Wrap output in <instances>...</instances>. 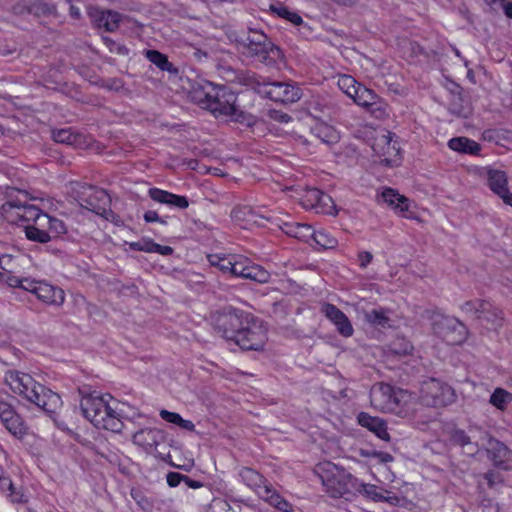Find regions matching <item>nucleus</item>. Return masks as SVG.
Returning <instances> with one entry per match:
<instances>
[{
    "label": "nucleus",
    "instance_id": "f257e3e1",
    "mask_svg": "<svg viewBox=\"0 0 512 512\" xmlns=\"http://www.w3.org/2000/svg\"><path fill=\"white\" fill-rule=\"evenodd\" d=\"M4 380L14 394L35 404L48 414L56 413L62 406L61 397L57 393L36 382L27 373L11 370L6 372Z\"/></svg>",
    "mask_w": 512,
    "mask_h": 512
},
{
    "label": "nucleus",
    "instance_id": "f03ea898",
    "mask_svg": "<svg viewBox=\"0 0 512 512\" xmlns=\"http://www.w3.org/2000/svg\"><path fill=\"white\" fill-rule=\"evenodd\" d=\"M117 406V401L110 394H88L83 396L80 402L82 413L86 419L95 427L114 433L121 432L124 426Z\"/></svg>",
    "mask_w": 512,
    "mask_h": 512
},
{
    "label": "nucleus",
    "instance_id": "7ed1b4c3",
    "mask_svg": "<svg viewBox=\"0 0 512 512\" xmlns=\"http://www.w3.org/2000/svg\"><path fill=\"white\" fill-rule=\"evenodd\" d=\"M194 99L201 107L209 110L216 117L241 121L242 112L236 105V95L224 88L211 87L210 91H195Z\"/></svg>",
    "mask_w": 512,
    "mask_h": 512
},
{
    "label": "nucleus",
    "instance_id": "20e7f679",
    "mask_svg": "<svg viewBox=\"0 0 512 512\" xmlns=\"http://www.w3.org/2000/svg\"><path fill=\"white\" fill-rule=\"evenodd\" d=\"M237 49L243 55L252 57L261 63L271 64L281 57V50L259 30L249 29L247 33L235 39Z\"/></svg>",
    "mask_w": 512,
    "mask_h": 512
},
{
    "label": "nucleus",
    "instance_id": "39448f33",
    "mask_svg": "<svg viewBox=\"0 0 512 512\" xmlns=\"http://www.w3.org/2000/svg\"><path fill=\"white\" fill-rule=\"evenodd\" d=\"M239 476L246 486L255 491V493L260 498L269 503L271 506L282 512L292 511V505L287 500H285L256 470L243 467L239 471Z\"/></svg>",
    "mask_w": 512,
    "mask_h": 512
},
{
    "label": "nucleus",
    "instance_id": "423d86ee",
    "mask_svg": "<svg viewBox=\"0 0 512 512\" xmlns=\"http://www.w3.org/2000/svg\"><path fill=\"white\" fill-rule=\"evenodd\" d=\"M317 473L328 493L333 497H341L350 493L358 484V479L342 468L331 463L317 467Z\"/></svg>",
    "mask_w": 512,
    "mask_h": 512
},
{
    "label": "nucleus",
    "instance_id": "0eeeda50",
    "mask_svg": "<svg viewBox=\"0 0 512 512\" xmlns=\"http://www.w3.org/2000/svg\"><path fill=\"white\" fill-rule=\"evenodd\" d=\"M267 328L263 321L247 314L235 342L243 350H262L267 342Z\"/></svg>",
    "mask_w": 512,
    "mask_h": 512
},
{
    "label": "nucleus",
    "instance_id": "6e6552de",
    "mask_svg": "<svg viewBox=\"0 0 512 512\" xmlns=\"http://www.w3.org/2000/svg\"><path fill=\"white\" fill-rule=\"evenodd\" d=\"M67 232L65 223L47 213L40 215L35 225H26L25 234L30 241L48 243Z\"/></svg>",
    "mask_w": 512,
    "mask_h": 512
},
{
    "label": "nucleus",
    "instance_id": "1a4fd4ad",
    "mask_svg": "<svg viewBox=\"0 0 512 512\" xmlns=\"http://www.w3.org/2000/svg\"><path fill=\"white\" fill-rule=\"evenodd\" d=\"M455 390L446 383L431 378L420 388L419 400L427 407H444L456 401Z\"/></svg>",
    "mask_w": 512,
    "mask_h": 512
},
{
    "label": "nucleus",
    "instance_id": "9d476101",
    "mask_svg": "<svg viewBox=\"0 0 512 512\" xmlns=\"http://www.w3.org/2000/svg\"><path fill=\"white\" fill-rule=\"evenodd\" d=\"M433 331L446 343L458 345L463 343L467 336L466 326L457 318L437 314L432 321Z\"/></svg>",
    "mask_w": 512,
    "mask_h": 512
},
{
    "label": "nucleus",
    "instance_id": "9b49d317",
    "mask_svg": "<svg viewBox=\"0 0 512 512\" xmlns=\"http://www.w3.org/2000/svg\"><path fill=\"white\" fill-rule=\"evenodd\" d=\"M248 313L240 310H225L213 316L214 331L228 341L236 342L239 329Z\"/></svg>",
    "mask_w": 512,
    "mask_h": 512
},
{
    "label": "nucleus",
    "instance_id": "f8f14e48",
    "mask_svg": "<svg viewBox=\"0 0 512 512\" xmlns=\"http://www.w3.org/2000/svg\"><path fill=\"white\" fill-rule=\"evenodd\" d=\"M229 274L261 284L268 283L271 277V274L262 266L254 264L250 259L240 255H232Z\"/></svg>",
    "mask_w": 512,
    "mask_h": 512
},
{
    "label": "nucleus",
    "instance_id": "ddd939ff",
    "mask_svg": "<svg viewBox=\"0 0 512 512\" xmlns=\"http://www.w3.org/2000/svg\"><path fill=\"white\" fill-rule=\"evenodd\" d=\"M79 203L85 209L103 215L110 204V197L104 189L88 186L80 193Z\"/></svg>",
    "mask_w": 512,
    "mask_h": 512
},
{
    "label": "nucleus",
    "instance_id": "4468645a",
    "mask_svg": "<svg viewBox=\"0 0 512 512\" xmlns=\"http://www.w3.org/2000/svg\"><path fill=\"white\" fill-rule=\"evenodd\" d=\"M28 291L36 295L42 302L60 307L65 301L64 291L56 286L50 285L43 281H26Z\"/></svg>",
    "mask_w": 512,
    "mask_h": 512
},
{
    "label": "nucleus",
    "instance_id": "2eb2a0df",
    "mask_svg": "<svg viewBox=\"0 0 512 512\" xmlns=\"http://www.w3.org/2000/svg\"><path fill=\"white\" fill-rule=\"evenodd\" d=\"M352 99L355 104L367 109L376 118H381L387 114L386 107L381 103L380 97L362 84L353 94Z\"/></svg>",
    "mask_w": 512,
    "mask_h": 512
},
{
    "label": "nucleus",
    "instance_id": "dca6fc26",
    "mask_svg": "<svg viewBox=\"0 0 512 512\" xmlns=\"http://www.w3.org/2000/svg\"><path fill=\"white\" fill-rule=\"evenodd\" d=\"M263 92L269 99L281 103H294L301 98L298 87L283 82L265 84Z\"/></svg>",
    "mask_w": 512,
    "mask_h": 512
},
{
    "label": "nucleus",
    "instance_id": "f3484780",
    "mask_svg": "<svg viewBox=\"0 0 512 512\" xmlns=\"http://www.w3.org/2000/svg\"><path fill=\"white\" fill-rule=\"evenodd\" d=\"M391 410L386 413H392L400 418H412L417 410L416 397L409 391L397 388L392 399Z\"/></svg>",
    "mask_w": 512,
    "mask_h": 512
},
{
    "label": "nucleus",
    "instance_id": "a211bd4d",
    "mask_svg": "<svg viewBox=\"0 0 512 512\" xmlns=\"http://www.w3.org/2000/svg\"><path fill=\"white\" fill-rule=\"evenodd\" d=\"M301 204L305 209H314L317 213L330 214L334 208L332 198L317 188H308L301 196Z\"/></svg>",
    "mask_w": 512,
    "mask_h": 512
},
{
    "label": "nucleus",
    "instance_id": "6ab92c4d",
    "mask_svg": "<svg viewBox=\"0 0 512 512\" xmlns=\"http://www.w3.org/2000/svg\"><path fill=\"white\" fill-rule=\"evenodd\" d=\"M486 451L489 459L497 468L502 470H510L512 468V452L504 443L494 438H489Z\"/></svg>",
    "mask_w": 512,
    "mask_h": 512
},
{
    "label": "nucleus",
    "instance_id": "aec40b11",
    "mask_svg": "<svg viewBox=\"0 0 512 512\" xmlns=\"http://www.w3.org/2000/svg\"><path fill=\"white\" fill-rule=\"evenodd\" d=\"M396 391L397 388L383 382L374 384L370 390L371 405L381 412L391 410V402Z\"/></svg>",
    "mask_w": 512,
    "mask_h": 512
},
{
    "label": "nucleus",
    "instance_id": "412c9836",
    "mask_svg": "<svg viewBox=\"0 0 512 512\" xmlns=\"http://www.w3.org/2000/svg\"><path fill=\"white\" fill-rule=\"evenodd\" d=\"M232 219L241 227L249 229L253 226H264V221H271L270 216L258 214L249 206H239L232 210Z\"/></svg>",
    "mask_w": 512,
    "mask_h": 512
},
{
    "label": "nucleus",
    "instance_id": "4be33fe9",
    "mask_svg": "<svg viewBox=\"0 0 512 512\" xmlns=\"http://www.w3.org/2000/svg\"><path fill=\"white\" fill-rule=\"evenodd\" d=\"M321 312L336 326L337 331L343 337H351L354 333L353 326L348 317L335 305L325 303Z\"/></svg>",
    "mask_w": 512,
    "mask_h": 512
},
{
    "label": "nucleus",
    "instance_id": "5701e85b",
    "mask_svg": "<svg viewBox=\"0 0 512 512\" xmlns=\"http://www.w3.org/2000/svg\"><path fill=\"white\" fill-rule=\"evenodd\" d=\"M381 199L399 215L412 218L410 212L411 201L392 188H386L381 193Z\"/></svg>",
    "mask_w": 512,
    "mask_h": 512
},
{
    "label": "nucleus",
    "instance_id": "b1692460",
    "mask_svg": "<svg viewBox=\"0 0 512 512\" xmlns=\"http://www.w3.org/2000/svg\"><path fill=\"white\" fill-rule=\"evenodd\" d=\"M354 490L376 502H387L390 504L399 502V498L394 493L373 484L360 482L359 480Z\"/></svg>",
    "mask_w": 512,
    "mask_h": 512
},
{
    "label": "nucleus",
    "instance_id": "393cba45",
    "mask_svg": "<svg viewBox=\"0 0 512 512\" xmlns=\"http://www.w3.org/2000/svg\"><path fill=\"white\" fill-rule=\"evenodd\" d=\"M148 195L153 201L167 205L170 208L183 210L189 207V200L186 196L176 195L166 190L150 188Z\"/></svg>",
    "mask_w": 512,
    "mask_h": 512
},
{
    "label": "nucleus",
    "instance_id": "a878e982",
    "mask_svg": "<svg viewBox=\"0 0 512 512\" xmlns=\"http://www.w3.org/2000/svg\"><path fill=\"white\" fill-rule=\"evenodd\" d=\"M92 21L98 28H104L108 32H114L119 28L123 16L112 10H93L90 13Z\"/></svg>",
    "mask_w": 512,
    "mask_h": 512
},
{
    "label": "nucleus",
    "instance_id": "bb28decb",
    "mask_svg": "<svg viewBox=\"0 0 512 512\" xmlns=\"http://www.w3.org/2000/svg\"><path fill=\"white\" fill-rule=\"evenodd\" d=\"M481 176L486 178L489 188L499 197L509 191L508 177L504 171L485 167L481 171Z\"/></svg>",
    "mask_w": 512,
    "mask_h": 512
},
{
    "label": "nucleus",
    "instance_id": "cd10ccee",
    "mask_svg": "<svg viewBox=\"0 0 512 512\" xmlns=\"http://www.w3.org/2000/svg\"><path fill=\"white\" fill-rule=\"evenodd\" d=\"M165 439L164 432L156 428H144L132 437L134 444L143 447L146 450L156 448Z\"/></svg>",
    "mask_w": 512,
    "mask_h": 512
},
{
    "label": "nucleus",
    "instance_id": "c85d7f7f",
    "mask_svg": "<svg viewBox=\"0 0 512 512\" xmlns=\"http://www.w3.org/2000/svg\"><path fill=\"white\" fill-rule=\"evenodd\" d=\"M357 419L358 423L362 427L367 428L369 431L373 432L378 438L386 442L390 441V435L387 431V424L383 419L371 416L365 412H360Z\"/></svg>",
    "mask_w": 512,
    "mask_h": 512
},
{
    "label": "nucleus",
    "instance_id": "c756f323",
    "mask_svg": "<svg viewBox=\"0 0 512 512\" xmlns=\"http://www.w3.org/2000/svg\"><path fill=\"white\" fill-rule=\"evenodd\" d=\"M372 147L380 157H383L382 161L387 164H390L392 158L398 154L396 142L392 141V134L390 132L378 136Z\"/></svg>",
    "mask_w": 512,
    "mask_h": 512
},
{
    "label": "nucleus",
    "instance_id": "7c9ffc66",
    "mask_svg": "<svg viewBox=\"0 0 512 512\" xmlns=\"http://www.w3.org/2000/svg\"><path fill=\"white\" fill-rule=\"evenodd\" d=\"M285 234L309 243L313 237V227L298 222H285L281 226Z\"/></svg>",
    "mask_w": 512,
    "mask_h": 512
},
{
    "label": "nucleus",
    "instance_id": "2f4dec72",
    "mask_svg": "<svg viewBox=\"0 0 512 512\" xmlns=\"http://www.w3.org/2000/svg\"><path fill=\"white\" fill-rule=\"evenodd\" d=\"M23 205L24 201H21L20 199L8 200L0 208L1 216L8 223H20Z\"/></svg>",
    "mask_w": 512,
    "mask_h": 512
},
{
    "label": "nucleus",
    "instance_id": "473e14b6",
    "mask_svg": "<svg viewBox=\"0 0 512 512\" xmlns=\"http://www.w3.org/2000/svg\"><path fill=\"white\" fill-rule=\"evenodd\" d=\"M311 133L321 143L327 145L337 143L339 140V134L334 127L324 122L316 123L311 129Z\"/></svg>",
    "mask_w": 512,
    "mask_h": 512
},
{
    "label": "nucleus",
    "instance_id": "72a5a7b5",
    "mask_svg": "<svg viewBox=\"0 0 512 512\" xmlns=\"http://www.w3.org/2000/svg\"><path fill=\"white\" fill-rule=\"evenodd\" d=\"M448 147L454 151L471 155L477 154L480 151V145L466 137H456L450 139L448 142Z\"/></svg>",
    "mask_w": 512,
    "mask_h": 512
},
{
    "label": "nucleus",
    "instance_id": "f704fd0d",
    "mask_svg": "<svg viewBox=\"0 0 512 512\" xmlns=\"http://www.w3.org/2000/svg\"><path fill=\"white\" fill-rule=\"evenodd\" d=\"M482 319L491 324L494 329H499L503 326L504 315L503 311L486 300V306L483 308Z\"/></svg>",
    "mask_w": 512,
    "mask_h": 512
},
{
    "label": "nucleus",
    "instance_id": "c9c22d12",
    "mask_svg": "<svg viewBox=\"0 0 512 512\" xmlns=\"http://www.w3.org/2000/svg\"><path fill=\"white\" fill-rule=\"evenodd\" d=\"M144 55L151 63H153L160 70L166 71L169 73L177 72V69L168 60V57L165 54H163L157 50L149 49V50L144 51Z\"/></svg>",
    "mask_w": 512,
    "mask_h": 512
},
{
    "label": "nucleus",
    "instance_id": "e433bc0d",
    "mask_svg": "<svg viewBox=\"0 0 512 512\" xmlns=\"http://www.w3.org/2000/svg\"><path fill=\"white\" fill-rule=\"evenodd\" d=\"M364 319L369 324L375 327H390V318L387 315V311L384 309H372L369 311H365Z\"/></svg>",
    "mask_w": 512,
    "mask_h": 512
},
{
    "label": "nucleus",
    "instance_id": "4c0bfd02",
    "mask_svg": "<svg viewBox=\"0 0 512 512\" xmlns=\"http://www.w3.org/2000/svg\"><path fill=\"white\" fill-rule=\"evenodd\" d=\"M486 306V300L483 299H474V300H468L464 302L460 309L463 313H465L467 316H470L474 319L480 320L482 319L483 314V308Z\"/></svg>",
    "mask_w": 512,
    "mask_h": 512
},
{
    "label": "nucleus",
    "instance_id": "58836bf2",
    "mask_svg": "<svg viewBox=\"0 0 512 512\" xmlns=\"http://www.w3.org/2000/svg\"><path fill=\"white\" fill-rule=\"evenodd\" d=\"M17 268V264L15 263L14 268L11 271H0V280L7 283L10 287H18L28 291V287L26 286V281H32L33 279L29 278H20L14 275L15 269Z\"/></svg>",
    "mask_w": 512,
    "mask_h": 512
},
{
    "label": "nucleus",
    "instance_id": "ea45409f",
    "mask_svg": "<svg viewBox=\"0 0 512 512\" xmlns=\"http://www.w3.org/2000/svg\"><path fill=\"white\" fill-rule=\"evenodd\" d=\"M512 401V394L505 389L496 388L490 396V403L499 410H504Z\"/></svg>",
    "mask_w": 512,
    "mask_h": 512
},
{
    "label": "nucleus",
    "instance_id": "a19ab883",
    "mask_svg": "<svg viewBox=\"0 0 512 512\" xmlns=\"http://www.w3.org/2000/svg\"><path fill=\"white\" fill-rule=\"evenodd\" d=\"M337 85L343 93L348 97L353 98V94H355L361 84L358 83L354 77L344 74L338 77Z\"/></svg>",
    "mask_w": 512,
    "mask_h": 512
},
{
    "label": "nucleus",
    "instance_id": "79ce46f5",
    "mask_svg": "<svg viewBox=\"0 0 512 512\" xmlns=\"http://www.w3.org/2000/svg\"><path fill=\"white\" fill-rule=\"evenodd\" d=\"M208 261L211 266L217 267L224 274L230 273L232 255L212 254L208 255Z\"/></svg>",
    "mask_w": 512,
    "mask_h": 512
},
{
    "label": "nucleus",
    "instance_id": "37998d69",
    "mask_svg": "<svg viewBox=\"0 0 512 512\" xmlns=\"http://www.w3.org/2000/svg\"><path fill=\"white\" fill-rule=\"evenodd\" d=\"M311 241H314L317 245L330 249L337 245V240L325 230L316 231L313 228V237Z\"/></svg>",
    "mask_w": 512,
    "mask_h": 512
},
{
    "label": "nucleus",
    "instance_id": "c03bdc74",
    "mask_svg": "<svg viewBox=\"0 0 512 512\" xmlns=\"http://www.w3.org/2000/svg\"><path fill=\"white\" fill-rule=\"evenodd\" d=\"M43 212L35 205L24 201L21 222H27L28 225H35L36 220L42 215Z\"/></svg>",
    "mask_w": 512,
    "mask_h": 512
},
{
    "label": "nucleus",
    "instance_id": "a18cd8bd",
    "mask_svg": "<svg viewBox=\"0 0 512 512\" xmlns=\"http://www.w3.org/2000/svg\"><path fill=\"white\" fill-rule=\"evenodd\" d=\"M3 424L12 435L18 438H21L26 432V427L18 414L7 419Z\"/></svg>",
    "mask_w": 512,
    "mask_h": 512
},
{
    "label": "nucleus",
    "instance_id": "49530a36",
    "mask_svg": "<svg viewBox=\"0 0 512 512\" xmlns=\"http://www.w3.org/2000/svg\"><path fill=\"white\" fill-rule=\"evenodd\" d=\"M271 10L276 13L278 16L290 21L294 25H300L303 20L300 15L297 13L290 11L287 7L279 4V5H271Z\"/></svg>",
    "mask_w": 512,
    "mask_h": 512
},
{
    "label": "nucleus",
    "instance_id": "de8ad7c7",
    "mask_svg": "<svg viewBox=\"0 0 512 512\" xmlns=\"http://www.w3.org/2000/svg\"><path fill=\"white\" fill-rule=\"evenodd\" d=\"M52 138L57 143L71 145L75 143L76 135H74L70 128H65L52 131Z\"/></svg>",
    "mask_w": 512,
    "mask_h": 512
},
{
    "label": "nucleus",
    "instance_id": "09e8293b",
    "mask_svg": "<svg viewBox=\"0 0 512 512\" xmlns=\"http://www.w3.org/2000/svg\"><path fill=\"white\" fill-rule=\"evenodd\" d=\"M8 491V498L12 503L24 504L28 502V496L23 492L21 488L17 489L13 484L12 488H6Z\"/></svg>",
    "mask_w": 512,
    "mask_h": 512
},
{
    "label": "nucleus",
    "instance_id": "8fccbe9b",
    "mask_svg": "<svg viewBox=\"0 0 512 512\" xmlns=\"http://www.w3.org/2000/svg\"><path fill=\"white\" fill-rule=\"evenodd\" d=\"M153 509L164 512H174V501L172 498H154Z\"/></svg>",
    "mask_w": 512,
    "mask_h": 512
},
{
    "label": "nucleus",
    "instance_id": "3c124183",
    "mask_svg": "<svg viewBox=\"0 0 512 512\" xmlns=\"http://www.w3.org/2000/svg\"><path fill=\"white\" fill-rule=\"evenodd\" d=\"M131 496L144 511L153 510V499L149 500L148 498L143 496L139 491H132Z\"/></svg>",
    "mask_w": 512,
    "mask_h": 512
},
{
    "label": "nucleus",
    "instance_id": "603ef678",
    "mask_svg": "<svg viewBox=\"0 0 512 512\" xmlns=\"http://www.w3.org/2000/svg\"><path fill=\"white\" fill-rule=\"evenodd\" d=\"M151 242L152 239L149 238H143L137 242H131L129 243L130 249L134 251H143L151 253Z\"/></svg>",
    "mask_w": 512,
    "mask_h": 512
},
{
    "label": "nucleus",
    "instance_id": "864d4df0",
    "mask_svg": "<svg viewBox=\"0 0 512 512\" xmlns=\"http://www.w3.org/2000/svg\"><path fill=\"white\" fill-rule=\"evenodd\" d=\"M16 415L17 413L14 411L13 407L9 403L5 401H0V419L2 423L9 418H13Z\"/></svg>",
    "mask_w": 512,
    "mask_h": 512
},
{
    "label": "nucleus",
    "instance_id": "5fc2aeb1",
    "mask_svg": "<svg viewBox=\"0 0 512 512\" xmlns=\"http://www.w3.org/2000/svg\"><path fill=\"white\" fill-rule=\"evenodd\" d=\"M160 417L163 420H165L166 422L176 424V425H178L182 419V417L178 413L170 412L165 409L160 411Z\"/></svg>",
    "mask_w": 512,
    "mask_h": 512
},
{
    "label": "nucleus",
    "instance_id": "6e6d98bb",
    "mask_svg": "<svg viewBox=\"0 0 512 512\" xmlns=\"http://www.w3.org/2000/svg\"><path fill=\"white\" fill-rule=\"evenodd\" d=\"M484 478L487 480L489 487L493 488L503 482L501 475L495 471H488L484 474Z\"/></svg>",
    "mask_w": 512,
    "mask_h": 512
},
{
    "label": "nucleus",
    "instance_id": "4d7b16f0",
    "mask_svg": "<svg viewBox=\"0 0 512 512\" xmlns=\"http://www.w3.org/2000/svg\"><path fill=\"white\" fill-rule=\"evenodd\" d=\"M15 266V259L9 254H0V268L5 271H11Z\"/></svg>",
    "mask_w": 512,
    "mask_h": 512
},
{
    "label": "nucleus",
    "instance_id": "13d9d810",
    "mask_svg": "<svg viewBox=\"0 0 512 512\" xmlns=\"http://www.w3.org/2000/svg\"><path fill=\"white\" fill-rule=\"evenodd\" d=\"M151 253H158L160 255H171L173 253V249L170 246L160 245L152 240L151 242Z\"/></svg>",
    "mask_w": 512,
    "mask_h": 512
},
{
    "label": "nucleus",
    "instance_id": "bf43d9fd",
    "mask_svg": "<svg viewBox=\"0 0 512 512\" xmlns=\"http://www.w3.org/2000/svg\"><path fill=\"white\" fill-rule=\"evenodd\" d=\"M453 441L461 446L470 444V438L463 430H457L454 432Z\"/></svg>",
    "mask_w": 512,
    "mask_h": 512
},
{
    "label": "nucleus",
    "instance_id": "052dcab7",
    "mask_svg": "<svg viewBox=\"0 0 512 512\" xmlns=\"http://www.w3.org/2000/svg\"><path fill=\"white\" fill-rule=\"evenodd\" d=\"M183 474L177 472H169L167 474V483L170 487H176L184 480Z\"/></svg>",
    "mask_w": 512,
    "mask_h": 512
},
{
    "label": "nucleus",
    "instance_id": "680f3d73",
    "mask_svg": "<svg viewBox=\"0 0 512 512\" xmlns=\"http://www.w3.org/2000/svg\"><path fill=\"white\" fill-rule=\"evenodd\" d=\"M270 117L273 120L280 122V123H288L289 121H291L290 115H288L287 113H284L282 111H278V110H271Z\"/></svg>",
    "mask_w": 512,
    "mask_h": 512
},
{
    "label": "nucleus",
    "instance_id": "e2e57ef3",
    "mask_svg": "<svg viewBox=\"0 0 512 512\" xmlns=\"http://www.w3.org/2000/svg\"><path fill=\"white\" fill-rule=\"evenodd\" d=\"M144 220L148 223L150 222H159L161 224H166V221L159 217L156 211L148 210L144 213Z\"/></svg>",
    "mask_w": 512,
    "mask_h": 512
},
{
    "label": "nucleus",
    "instance_id": "0e129e2a",
    "mask_svg": "<svg viewBox=\"0 0 512 512\" xmlns=\"http://www.w3.org/2000/svg\"><path fill=\"white\" fill-rule=\"evenodd\" d=\"M373 458L377 459L380 463H390L393 461V456L383 451L373 450Z\"/></svg>",
    "mask_w": 512,
    "mask_h": 512
},
{
    "label": "nucleus",
    "instance_id": "69168bd1",
    "mask_svg": "<svg viewBox=\"0 0 512 512\" xmlns=\"http://www.w3.org/2000/svg\"><path fill=\"white\" fill-rule=\"evenodd\" d=\"M373 255L368 251H363L358 254L359 265L361 268H366L371 263Z\"/></svg>",
    "mask_w": 512,
    "mask_h": 512
},
{
    "label": "nucleus",
    "instance_id": "338daca9",
    "mask_svg": "<svg viewBox=\"0 0 512 512\" xmlns=\"http://www.w3.org/2000/svg\"><path fill=\"white\" fill-rule=\"evenodd\" d=\"M6 488H12V481L6 476L5 471L2 468V473H0V490L6 491Z\"/></svg>",
    "mask_w": 512,
    "mask_h": 512
},
{
    "label": "nucleus",
    "instance_id": "774afa93",
    "mask_svg": "<svg viewBox=\"0 0 512 512\" xmlns=\"http://www.w3.org/2000/svg\"><path fill=\"white\" fill-rule=\"evenodd\" d=\"M183 482L185 483V485L188 487V488H192V489H198V488H201L203 486V483L200 482V481H197V480H192L190 479L188 476H184V480Z\"/></svg>",
    "mask_w": 512,
    "mask_h": 512
}]
</instances>
